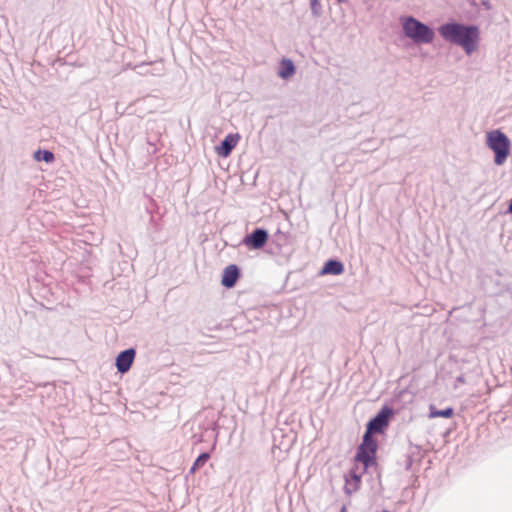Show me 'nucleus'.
<instances>
[{
	"instance_id": "9",
	"label": "nucleus",
	"mask_w": 512,
	"mask_h": 512,
	"mask_svg": "<svg viewBox=\"0 0 512 512\" xmlns=\"http://www.w3.org/2000/svg\"><path fill=\"white\" fill-rule=\"evenodd\" d=\"M239 278V269L231 264L225 267L222 274L221 284L226 288H232Z\"/></svg>"
},
{
	"instance_id": "15",
	"label": "nucleus",
	"mask_w": 512,
	"mask_h": 512,
	"mask_svg": "<svg viewBox=\"0 0 512 512\" xmlns=\"http://www.w3.org/2000/svg\"><path fill=\"white\" fill-rule=\"evenodd\" d=\"M311 12L314 17H319L322 14V6L319 0H311L310 1Z\"/></svg>"
},
{
	"instance_id": "4",
	"label": "nucleus",
	"mask_w": 512,
	"mask_h": 512,
	"mask_svg": "<svg viewBox=\"0 0 512 512\" xmlns=\"http://www.w3.org/2000/svg\"><path fill=\"white\" fill-rule=\"evenodd\" d=\"M372 434V432L366 430L363 436V442L356 455V459L362 462L366 467L372 461L377 448L376 441L373 439Z\"/></svg>"
},
{
	"instance_id": "2",
	"label": "nucleus",
	"mask_w": 512,
	"mask_h": 512,
	"mask_svg": "<svg viewBox=\"0 0 512 512\" xmlns=\"http://www.w3.org/2000/svg\"><path fill=\"white\" fill-rule=\"evenodd\" d=\"M400 24L404 35L417 45L430 44L435 38L434 30L413 16H401Z\"/></svg>"
},
{
	"instance_id": "16",
	"label": "nucleus",
	"mask_w": 512,
	"mask_h": 512,
	"mask_svg": "<svg viewBox=\"0 0 512 512\" xmlns=\"http://www.w3.org/2000/svg\"><path fill=\"white\" fill-rule=\"evenodd\" d=\"M352 480L355 484V487L353 488V491H355L357 489V485L358 483L360 482V476L356 475V474H353L352 475Z\"/></svg>"
},
{
	"instance_id": "5",
	"label": "nucleus",
	"mask_w": 512,
	"mask_h": 512,
	"mask_svg": "<svg viewBox=\"0 0 512 512\" xmlns=\"http://www.w3.org/2000/svg\"><path fill=\"white\" fill-rule=\"evenodd\" d=\"M391 414L392 410L390 408L383 407L380 412L368 422L367 430L372 433H381L384 428L388 426Z\"/></svg>"
},
{
	"instance_id": "17",
	"label": "nucleus",
	"mask_w": 512,
	"mask_h": 512,
	"mask_svg": "<svg viewBox=\"0 0 512 512\" xmlns=\"http://www.w3.org/2000/svg\"><path fill=\"white\" fill-rule=\"evenodd\" d=\"M482 5L485 6L487 9L491 8L490 3H489L488 0H482Z\"/></svg>"
},
{
	"instance_id": "3",
	"label": "nucleus",
	"mask_w": 512,
	"mask_h": 512,
	"mask_svg": "<svg viewBox=\"0 0 512 512\" xmlns=\"http://www.w3.org/2000/svg\"><path fill=\"white\" fill-rule=\"evenodd\" d=\"M486 145L494 152V163L498 166L503 165L511 149V141L501 130L496 129L487 132Z\"/></svg>"
},
{
	"instance_id": "8",
	"label": "nucleus",
	"mask_w": 512,
	"mask_h": 512,
	"mask_svg": "<svg viewBox=\"0 0 512 512\" xmlns=\"http://www.w3.org/2000/svg\"><path fill=\"white\" fill-rule=\"evenodd\" d=\"M239 139L240 136L238 134H228L223 139L220 146L216 147L217 154L221 157H228L237 145Z\"/></svg>"
},
{
	"instance_id": "6",
	"label": "nucleus",
	"mask_w": 512,
	"mask_h": 512,
	"mask_svg": "<svg viewBox=\"0 0 512 512\" xmlns=\"http://www.w3.org/2000/svg\"><path fill=\"white\" fill-rule=\"evenodd\" d=\"M267 240L268 232L265 229L257 228L243 239V243L252 249H260L267 243Z\"/></svg>"
},
{
	"instance_id": "7",
	"label": "nucleus",
	"mask_w": 512,
	"mask_h": 512,
	"mask_svg": "<svg viewBox=\"0 0 512 512\" xmlns=\"http://www.w3.org/2000/svg\"><path fill=\"white\" fill-rule=\"evenodd\" d=\"M135 350L133 348L120 352L116 358V367L120 373L129 371L135 358Z\"/></svg>"
},
{
	"instance_id": "11",
	"label": "nucleus",
	"mask_w": 512,
	"mask_h": 512,
	"mask_svg": "<svg viewBox=\"0 0 512 512\" xmlns=\"http://www.w3.org/2000/svg\"><path fill=\"white\" fill-rule=\"evenodd\" d=\"M296 68L292 60L283 59L280 64L278 76L282 79H289L295 74Z\"/></svg>"
},
{
	"instance_id": "20",
	"label": "nucleus",
	"mask_w": 512,
	"mask_h": 512,
	"mask_svg": "<svg viewBox=\"0 0 512 512\" xmlns=\"http://www.w3.org/2000/svg\"><path fill=\"white\" fill-rule=\"evenodd\" d=\"M382 512H389V511H387V510H383Z\"/></svg>"
},
{
	"instance_id": "10",
	"label": "nucleus",
	"mask_w": 512,
	"mask_h": 512,
	"mask_svg": "<svg viewBox=\"0 0 512 512\" xmlns=\"http://www.w3.org/2000/svg\"><path fill=\"white\" fill-rule=\"evenodd\" d=\"M344 271L343 264L338 260H328L321 269V275H340Z\"/></svg>"
},
{
	"instance_id": "18",
	"label": "nucleus",
	"mask_w": 512,
	"mask_h": 512,
	"mask_svg": "<svg viewBox=\"0 0 512 512\" xmlns=\"http://www.w3.org/2000/svg\"><path fill=\"white\" fill-rule=\"evenodd\" d=\"M346 492H347V493H351V492H352V490H351L348 486H346Z\"/></svg>"
},
{
	"instance_id": "1",
	"label": "nucleus",
	"mask_w": 512,
	"mask_h": 512,
	"mask_svg": "<svg viewBox=\"0 0 512 512\" xmlns=\"http://www.w3.org/2000/svg\"><path fill=\"white\" fill-rule=\"evenodd\" d=\"M438 31L444 40L462 47L467 55L478 49L480 33L477 26L451 22L441 25Z\"/></svg>"
},
{
	"instance_id": "12",
	"label": "nucleus",
	"mask_w": 512,
	"mask_h": 512,
	"mask_svg": "<svg viewBox=\"0 0 512 512\" xmlns=\"http://www.w3.org/2000/svg\"><path fill=\"white\" fill-rule=\"evenodd\" d=\"M454 414V411L451 407H448L443 410H437L434 406H430V413L429 418H437V417H443V418H451Z\"/></svg>"
},
{
	"instance_id": "13",
	"label": "nucleus",
	"mask_w": 512,
	"mask_h": 512,
	"mask_svg": "<svg viewBox=\"0 0 512 512\" xmlns=\"http://www.w3.org/2000/svg\"><path fill=\"white\" fill-rule=\"evenodd\" d=\"M34 157L38 161L43 160V161L49 163V162L53 161L54 154L47 150H45V151L38 150L35 152Z\"/></svg>"
},
{
	"instance_id": "14",
	"label": "nucleus",
	"mask_w": 512,
	"mask_h": 512,
	"mask_svg": "<svg viewBox=\"0 0 512 512\" xmlns=\"http://www.w3.org/2000/svg\"><path fill=\"white\" fill-rule=\"evenodd\" d=\"M209 454L208 453H202L200 454L197 459L195 460L193 466L191 467V472H195L196 469H198L199 467L203 466L207 460L209 459Z\"/></svg>"
},
{
	"instance_id": "19",
	"label": "nucleus",
	"mask_w": 512,
	"mask_h": 512,
	"mask_svg": "<svg viewBox=\"0 0 512 512\" xmlns=\"http://www.w3.org/2000/svg\"><path fill=\"white\" fill-rule=\"evenodd\" d=\"M340 512H347L346 507H345V506H343V507L341 508V511H340Z\"/></svg>"
}]
</instances>
